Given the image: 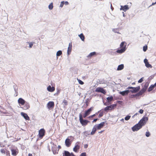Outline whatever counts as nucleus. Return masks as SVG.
Wrapping results in <instances>:
<instances>
[{
	"label": "nucleus",
	"instance_id": "obj_13",
	"mask_svg": "<svg viewBox=\"0 0 156 156\" xmlns=\"http://www.w3.org/2000/svg\"><path fill=\"white\" fill-rule=\"evenodd\" d=\"M63 156H75V155L73 152L70 153L68 151H64L63 153Z\"/></svg>",
	"mask_w": 156,
	"mask_h": 156
},
{
	"label": "nucleus",
	"instance_id": "obj_39",
	"mask_svg": "<svg viewBox=\"0 0 156 156\" xmlns=\"http://www.w3.org/2000/svg\"><path fill=\"white\" fill-rule=\"evenodd\" d=\"M27 43H28L29 44V47L30 48H31L32 47L33 44L34 43V42H27Z\"/></svg>",
	"mask_w": 156,
	"mask_h": 156
},
{
	"label": "nucleus",
	"instance_id": "obj_9",
	"mask_svg": "<svg viewBox=\"0 0 156 156\" xmlns=\"http://www.w3.org/2000/svg\"><path fill=\"white\" fill-rule=\"evenodd\" d=\"M51 144H52L51 146V150L54 154H55L56 153H58V152H57V146L56 145H55L53 143L51 142Z\"/></svg>",
	"mask_w": 156,
	"mask_h": 156
},
{
	"label": "nucleus",
	"instance_id": "obj_36",
	"mask_svg": "<svg viewBox=\"0 0 156 156\" xmlns=\"http://www.w3.org/2000/svg\"><path fill=\"white\" fill-rule=\"evenodd\" d=\"M115 33H117L118 34H120L119 32V28H116V29H113L112 30Z\"/></svg>",
	"mask_w": 156,
	"mask_h": 156
},
{
	"label": "nucleus",
	"instance_id": "obj_60",
	"mask_svg": "<svg viewBox=\"0 0 156 156\" xmlns=\"http://www.w3.org/2000/svg\"><path fill=\"white\" fill-rule=\"evenodd\" d=\"M88 145L87 144H86L84 145V147L85 149H86L88 147Z\"/></svg>",
	"mask_w": 156,
	"mask_h": 156
},
{
	"label": "nucleus",
	"instance_id": "obj_46",
	"mask_svg": "<svg viewBox=\"0 0 156 156\" xmlns=\"http://www.w3.org/2000/svg\"><path fill=\"white\" fill-rule=\"evenodd\" d=\"M103 112H102L100 113V114H99V115L98 116V117L99 118H100V117H102L103 116Z\"/></svg>",
	"mask_w": 156,
	"mask_h": 156
},
{
	"label": "nucleus",
	"instance_id": "obj_61",
	"mask_svg": "<svg viewBox=\"0 0 156 156\" xmlns=\"http://www.w3.org/2000/svg\"><path fill=\"white\" fill-rule=\"evenodd\" d=\"M139 114L138 113H136L134 115H133L132 116L133 118H134V117L136 115H139Z\"/></svg>",
	"mask_w": 156,
	"mask_h": 156
},
{
	"label": "nucleus",
	"instance_id": "obj_32",
	"mask_svg": "<svg viewBox=\"0 0 156 156\" xmlns=\"http://www.w3.org/2000/svg\"><path fill=\"white\" fill-rule=\"evenodd\" d=\"M126 43L125 41H122L121 42L120 44V47L121 48L125 47L126 48Z\"/></svg>",
	"mask_w": 156,
	"mask_h": 156
},
{
	"label": "nucleus",
	"instance_id": "obj_24",
	"mask_svg": "<svg viewBox=\"0 0 156 156\" xmlns=\"http://www.w3.org/2000/svg\"><path fill=\"white\" fill-rule=\"evenodd\" d=\"M47 90L49 92H52L55 90V88L54 87H51V85H49L47 87Z\"/></svg>",
	"mask_w": 156,
	"mask_h": 156
},
{
	"label": "nucleus",
	"instance_id": "obj_49",
	"mask_svg": "<svg viewBox=\"0 0 156 156\" xmlns=\"http://www.w3.org/2000/svg\"><path fill=\"white\" fill-rule=\"evenodd\" d=\"M89 101V99L87 98L85 101V103L86 105L87 106L88 105L89 103L88 101Z\"/></svg>",
	"mask_w": 156,
	"mask_h": 156
},
{
	"label": "nucleus",
	"instance_id": "obj_56",
	"mask_svg": "<svg viewBox=\"0 0 156 156\" xmlns=\"http://www.w3.org/2000/svg\"><path fill=\"white\" fill-rule=\"evenodd\" d=\"M84 134L86 135V136H87V135H89V133H88L87 131H85L83 132Z\"/></svg>",
	"mask_w": 156,
	"mask_h": 156
},
{
	"label": "nucleus",
	"instance_id": "obj_21",
	"mask_svg": "<svg viewBox=\"0 0 156 156\" xmlns=\"http://www.w3.org/2000/svg\"><path fill=\"white\" fill-rule=\"evenodd\" d=\"M54 106V103L53 101H49L47 104V107L48 109L53 108Z\"/></svg>",
	"mask_w": 156,
	"mask_h": 156
},
{
	"label": "nucleus",
	"instance_id": "obj_48",
	"mask_svg": "<svg viewBox=\"0 0 156 156\" xmlns=\"http://www.w3.org/2000/svg\"><path fill=\"white\" fill-rule=\"evenodd\" d=\"M80 156H87V154L85 152H83L80 154Z\"/></svg>",
	"mask_w": 156,
	"mask_h": 156
},
{
	"label": "nucleus",
	"instance_id": "obj_19",
	"mask_svg": "<svg viewBox=\"0 0 156 156\" xmlns=\"http://www.w3.org/2000/svg\"><path fill=\"white\" fill-rule=\"evenodd\" d=\"M18 102L19 105H23L26 102V101L23 98H20L18 100Z\"/></svg>",
	"mask_w": 156,
	"mask_h": 156
},
{
	"label": "nucleus",
	"instance_id": "obj_28",
	"mask_svg": "<svg viewBox=\"0 0 156 156\" xmlns=\"http://www.w3.org/2000/svg\"><path fill=\"white\" fill-rule=\"evenodd\" d=\"M113 97L112 96L108 97L107 98V101L108 103H110L111 101L113 100Z\"/></svg>",
	"mask_w": 156,
	"mask_h": 156
},
{
	"label": "nucleus",
	"instance_id": "obj_50",
	"mask_svg": "<svg viewBox=\"0 0 156 156\" xmlns=\"http://www.w3.org/2000/svg\"><path fill=\"white\" fill-rule=\"evenodd\" d=\"M63 2H64V1H62L61 2V4H60V7H61V8L63 7V5L64 4Z\"/></svg>",
	"mask_w": 156,
	"mask_h": 156
},
{
	"label": "nucleus",
	"instance_id": "obj_26",
	"mask_svg": "<svg viewBox=\"0 0 156 156\" xmlns=\"http://www.w3.org/2000/svg\"><path fill=\"white\" fill-rule=\"evenodd\" d=\"M93 107H90L85 112L87 114V115H88L90 114L91 112L93 110Z\"/></svg>",
	"mask_w": 156,
	"mask_h": 156
},
{
	"label": "nucleus",
	"instance_id": "obj_59",
	"mask_svg": "<svg viewBox=\"0 0 156 156\" xmlns=\"http://www.w3.org/2000/svg\"><path fill=\"white\" fill-rule=\"evenodd\" d=\"M6 155H9V156H10V153L9 151H6Z\"/></svg>",
	"mask_w": 156,
	"mask_h": 156
},
{
	"label": "nucleus",
	"instance_id": "obj_53",
	"mask_svg": "<svg viewBox=\"0 0 156 156\" xmlns=\"http://www.w3.org/2000/svg\"><path fill=\"white\" fill-rule=\"evenodd\" d=\"M88 116V115H87V114H86V113L84 112L83 116V118H85L87 116Z\"/></svg>",
	"mask_w": 156,
	"mask_h": 156
},
{
	"label": "nucleus",
	"instance_id": "obj_41",
	"mask_svg": "<svg viewBox=\"0 0 156 156\" xmlns=\"http://www.w3.org/2000/svg\"><path fill=\"white\" fill-rule=\"evenodd\" d=\"M147 49V45H145L143 47V51L145 52Z\"/></svg>",
	"mask_w": 156,
	"mask_h": 156
},
{
	"label": "nucleus",
	"instance_id": "obj_6",
	"mask_svg": "<svg viewBox=\"0 0 156 156\" xmlns=\"http://www.w3.org/2000/svg\"><path fill=\"white\" fill-rule=\"evenodd\" d=\"M80 144V142L78 141L75 144V147L73 148V150L75 152H77L80 149V146L79 145Z\"/></svg>",
	"mask_w": 156,
	"mask_h": 156
},
{
	"label": "nucleus",
	"instance_id": "obj_34",
	"mask_svg": "<svg viewBox=\"0 0 156 156\" xmlns=\"http://www.w3.org/2000/svg\"><path fill=\"white\" fill-rule=\"evenodd\" d=\"M62 54V51L61 50H59L56 53V56L57 57H58L61 55Z\"/></svg>",
	"mask_w": 156,
	"mask_h": 156
},
{
	"label": "nucleus",
	"instance_id": "obj_2",
	"mask_svg": "<svg viewBox=\"0 0 156 156\" xmlns=\"http://www.w3.org/2000/svg\"><path fill=\"white\" fill-rule=\"evenodd\" d=\"M148 120V119L147 117L144 116L138 123L141 125H142V126L143 127L146 124Z\"/></svg>",
	"mask_w": 156,
	"mask_h": 156
},
{
	"label": "nucleus",
	"instance_id": "obj_20",
	"mask_svg": "<svg viewBox=\"0 0 156 156\" xmlns=\"http://www.w3.org/2000/svg\"><path fill=\"white\" fill-rule=\"evenodd\" d=\"M20 107L22 108L24 110H27L30 108V106L29 103L26 101V102L25 103V104H24V106L23 107Z\"/></svg>",
	"mask_w": 156,
	"mask_h": 156
},
{
	"label": "nucleus",
	"instance_id": "obj_57",
	"mask_svg": "<svg viewBox=\"0 0 156 156\" xmlns=\"http://www.w3.org/2000/svg\"><path fill=\"white\" fill-rule=\"evenodd\" d=\"M99 120V119H98V118H96V119H94L93 120V121L92 122V123H94V122H96L98 120Z\"/></svg>",
	"mask_w": 156,
	"mask_h": 156
},
{
	"label": "nucleus",
	"instance_id": "obj_42",
	"mask_svg": "<svg viewBox=\"0 0 156 156\" xmlns=\"http://www.w3.org/2000/svg\"><path fill=\"white\" fill-rule=\"evenodd\" d=\"M62 103L64 104L65 105H67L68 104V102L65 99H64L62 101Z\"/></svg>",
	"mask_w": 156,
	"mask_h": 156
},
{
	"label": "nucleus",
	"instance_id": "obj_45",
	"mask_svg": "<svg viewBox=\"0 0 156 156\" xmlns=\"http://www.w3.org/2000/svg\"><path fill=\"white\" fill-rule=\"evenodd\" d=\"M144 80V77H142L138 81V83H142Z\"/></svg>",
	"mask_w": 156,
	"mask_h": 156
},
{
	"label": "nucleus",
	"instance_id": "obj_25",
	"mask_svg": "<svg viewBox=\"0 0 156 156\" xmlns=\"http://www.w3.org/2000/svg\"><path fill=\"white\" fill-rule=\"evenodd\" d=\"M11 151L12 152V154L13 156L16 155L18 153V151L14 149H11Z\"/></svg>",
	"mask_w": 156,
	"mask_h": 156
},
{
	"label": "nucleus",
	"instance_id": "obj_62",
	"mask_svg": "<svg viewBox=\"0 0 156 156\" xmlns=\"http://www.w3.org/2000/svg\"><path fill=\"white\" fill-rule=\"evenodd\" d=\"M0 112H1V113H2L4 114H6L7 113V112H3V111H2L0 109Z\"/></svg>",
	"mask_w": 156,
	"mask_h": 156
},
{
	"label": "nucleus",
	"instance_id": "obj_31",
	"mask_svg": "<svg viewBox=\"0 0 156 156\" xmlns=\"http://www.w3.org/2000/svg\"><path fill=\"white\" fill-rule=\"evenodd\" d=\"M124 67V65L123 64H121V65H119L118 66V68H117V70H121Z\"/></svg>",
	"mask_w": 156,
	"mask_h": 156
},
{
	"label": "nucleus",
	"instance_id": "obj_17",
	"mask_svg": "<svg viewBox=\"0 0 156 156\" xmlns=\"http://www.w3.org/2000/svg\"><path fill=\"white\" fill-rule=\"evenodd\" d=\"M144 62L145 64V66L147 68H152V65L150 64L149 62H148V60L147 59L145 58L144 60Z\"/></svg>",
	"mask_w": 156,
	"mask_h": 156
},
{
	"label": "nucleus",
	"instance_id": "obj_38",
	"mask_svg": "<svg viewBox=\"0 0 156 156\" xmlns=\"http://www.w3.org/2000/svg\"><path fill=\"white\" fill-rule=\"evenodd\" d=\"M131 117V116L129 115H127L126 116L125 118V119L126 121H128L129 119Z\"/></svg>",
	"mask_w": 156,
	"mask_h": 156
},
{
	"label": "nucleus",
	"instance_id": "obj_35",
	"mask_svg": "<svg viewBox=\"0 0 156 156\" xmlns=\"http://www.w3.org/2000/svg\"><path fill=\"white\" fill-rule=\"evenodd\" d=\"M96 55V52L95 51H94L92 52H91L88 55V57H90L93 56H94Z\"/></svg>",
	"mask_w": 156,
	"mask_h": 156
},
{
	"label": "nucleus",
	"instance_id": "obj_8",
	"mask_svg": "<svg viewBox=\"0 0 156 156\" xmlns=\"http://www.w3.org/2000/svg\"><path fill=\"white\" fill-rule=\"evenodd\" d=\"M140 86H138L136 87H133L132 90H129V92H131L132 93H137L138 91H140Z\"/></svg>",
	"mask_w": 156,
	"mask_h": 156
},
{
	"label": "nucleus",
	"instance_id": "obj_37",
	"mask_svg": "<svg viewBox=\"0 0 156 156\" xmlns=\"http://www.w3.org/2000/svg\"><path fill=\"white\" fill-rule=\"evenodd\" d=\"M53 4L52 3H51L48 5V8L50 10H51L53 8Z\"/></svg>",
	"mask_w": 156,
	"mask_h": 156
},
{
	"label": "nucleus",
	"instance_id": "obj_22",
	"mask_svg": "<svg viewBox=\"0 0 156 156\" xmlns=\"http://www.w3.org/2000/svg\"><path fill=\"white\" fill-rule=\"evenodd\" d=\"M21 115L26 120H30L29 117L26 113L23 112H21Z\"/></svg>",
	"mask_w": 156,
	"mask_h": 156
},
{
	"label": "nucleus",
	"instance_id": "obj_54",
	"mask_svg": "<svg viewBox=\"0 0 156 156\" xmlns=\"http://www.w3.org/2000/svg\"><path fill=\"white\" fill-rule=\"evenodd\" d=\"M103 102L104 103V105L105 106H107L109 104H110V103H108L107 102V103H105L104 101H103Z\"/></svg>",
	"mask_w": 156,
	"mask_h": 156
},
{
	"label": "nucleus",
	"instance_id": "obj_12",
	"mask_svg": "<svg viewBox=\"0 0 156 156\" xmlns=\"http://www.w3.org/2000/svg\"><path fill=\"white\" fill-rule=\"evenodd\" d=\"M142 95V94L141 93L140 91H139V92L135 94H132L131 95V96H130V98H137L139 99L140 98H139V97Z\"/></svg>",
	"mask_w": 156,
	"mask_h": 156
},
{
	"label": "nucleus",
	"instance_id": "obj_64",
	"mask_svg": "<svg viewBox=\"0 0 156 156\" xmlns=\"http://www.w3.org/2000/svg\"><path fill=\"white\" fill-rule=\"evenodd\" d=\"M1 109L3 110V111H6L5 109H4L3 107L0 106Z\"/></svg>",
	"mask_w": 156,
	"mask_h": 156
},
{
	"label": "nucleus",
	"instance_id": "obj_40",
	"mask_svg": "<svg viewBox=\"0 0 156 156\" xmlns=\"http://www.w3.org/2000/svg\"><path fill=\"white\" fill-rule=\"evenodd\" d=\"M57 91L56 93L55 94H54V95H58L60 93L61 89H60L57 88Z\"/></svg>",
	"mask_w": 156,
	"mask_h": 156
},
{
	"label": "nucleus",
	"instance_id": "obj_43",
	"mask_svg": "<svg viewBox=\"0 0 156 156\" xmlns=\"http://www.w3.org/2000/svg\"><path fill=\"white\" fill-rule=\"evenodd\" d=\"M150 133L149 131H147L146 133L145 136L147 137H149L150 136Z\"/></svg>",
	"mask_w": 156,
	"mask_h": 156
},
{
	"label": "nucleus",
	"instance_id": "obj_23",
	"mask_svg": "<svg viewBox=\"0 0 156 156\" xmlns=\"http://www.w3.org/2000/svg\"><path fill=\"white\" fill-rule=\"evenodd\" d=\"M72 44L71 43H69V47L68 48L67 53L68 55H69L71 52L72 50Z\"/></svg>",
	"mask_w": 156,
	"mask_h": 156
},
{
	"label": "nucleus",
	"instance_id": "obj_44",
	"mask_svg": "<svg viewBox=\"0 0 156 156\" xmlns=\"http://www.w3.org/2000/svg\"><path fill=\"white\" fill-rule=\"evenodd\" d=\"M77 80L78 81L79 83V84H80L81 85H82V84H83V83H84L83 82V81H82L80 79H77Z\"/></svg>",
	"mask_w": 156,
	"mask_h": 156
},
{
	"label": "nucleus",
	"instance_id": "obj_1",
	"mask_svg": "<svg viewBox=\"0 0 156 156\" xmlns=\"http://www.w3.org/2000/svg\"><path fill=\"white\" fill-rule=\"evenodd\" d=\"M79 121L80 123L83 126H85L87 125L90 121L86 119H83V115L81 113L79 114Z\"/></svg>",
	"mask_w": 156,
	"mask_h": 156
},
{
	"label": "nucleus",
	"instance_id": "obj_63",
	"mask_svg": "<svg viewBox=\"0 0 156 156\" xmlns=\"http://www.w3.org/2000/svg\"><path fill=\"white\" fill-rule=\"evenodd\" d=\"M103 110V109H101V110H100V111H98L97 112H96V113H95V114H96V115H97V114H98V113L99 112H101V110Z\"/></svg>",
	"mask_w": 156,
	"mask_h": 156
},
{
	"label": "nucleus",
	"instance_id": "obj_29",
	"mask_svg": "<svg viewBox=\"0 0 156 156\" xmlns=\"http://www.w3.org/2000/svg\"><path fill=\"white\" fill-rule=\"evenodd\" d=\"M13 88H14V91L16 92V94H14V96L15 97H16L18 95V92L17 91V89H18V88H17V86H16L15 85H13Z\"/></svg>",
	"mask_w": 156,
	"mask_h": 156
},
{
	"label": "nucleus",
	"instance_id": "obj_3",
	"mask_svg": "<svg viewBox=\"0 0 156 156\" xmlns=\"http://www.w3.org/2000/svg\"><path fill=\"white\" fill-rule=\"evenodd\" d=\"M142 127V125H141L138 123L132 127L131 128V129L133 132L137 131Z\"/></svg>",
	"mask_w": 156,
	"mask_h": 156
},
{
	"label": "nucleus",
	"instance_id": "obj_5",
	"mask_svg": "<svg viewBox=\"0 0 156 156\" xmlns=\"http://www.w3.org/2000/svg\"><path fill=\"white\" fill-rule=\"evenodd\" d=\"M149 83L150 81L145 82L143 88L140 91L142 95L144 94L147 90Z\"/></svg>",
	"mask_w": 156,
	"mask_h": 156
},
{
	"label": "nucleus",
	"instance_id": "obj_52",
	"mask_svg": "<svg viewBox=\"0 0 156 156\" xmlns=\"http://www.w3.org/2000/svg\"><path fill=\"white\" fill-rule=\"evenodd\" d=\"M96 115V114H93L89 116L88 117L89 119H90L94 117Z\"/></svg>",
	"mask_w": 156,
	"mask_h": 156
},
{
	"label": "nucleus",
	"instance_id": "obj_58",
	"mask_svg": "<svg viewBox=\"0 0 156 156\" xmlns=\"http://www.w3.org/2000/svg\"><path fill=\"white\" fill-rule=\"evenodd\" d=\"M63 2L64 4L65 5H68L69 4V3L67 1H64Z\"/></svg>",
	"mask_w": 156,
	"mask_h": 156
},
{
	"label": "nucleus",
	"instance_id": "obj_15",
	"mask_svg": "<svg viewBox=\"0 0 156 156\" xmlns=\"http://www.w3.org/2000/svg\"><path fill=\"white\" fill-rule=\"evenodd\" d=\"M129 92V90H126L123 91H120L119 92V93L122 96H125L128 95Z\"/></svg>",
	"mask_w": 156,
	"mask_h": 156
},
{
	"label": "nucleus",
	"instance_id": "obj_27",
	"mask_svg": "<svg viewBox=\"0 0 156 156\" xmlns=\"http://www.w3.org/2000/svg\"><path fill=\"white\" fill-rule=\"evenodd\" d=\"M97 129H97V128L96 127V126H94L92 129V131L90 133V134L91 135H93L95 133Z\"/></svg>",
	"mask_w": 156,
	"mask_h": 156
},
{
	"label": "nucleus",
	"instance_id": "obj_11",
	"mask_svg": "<svg viewBox=\"0 0 156 156\" xmlns=\"http://www.w3.org/2000/svg\"><path fill=\"white\" fill-rule=\"evenodd\" d=\"M106 121H105L101 122L100 124L95 125V126L98 129H100L105 126V124L106 123Z\"/></svg>",
	"mask_w": 156,
	"mask_h": 156
},
{
	"label": "nucleus",
	"instance_id": "obj_16",
	"mask_svg": "<svg viewBox=\"0 0 156 156\" xmlns=\"http://www.w3.org/2000/svg\"><path fill=\"white\" fill-rule=\"evenodd\" d=\"M126 48H125V47L121 48V49H118L115 52V53L116 52L119 54L122 53L125 51Z\"/></svg>",
	"mask_w": 156,
	"mask_h": 156
},
{
	"label": "nucleus",
	"instance_id": "obj_47",
	"mask_svg": "<svg viewBox=\"0 0 156 156\" xmlns=\"http://www.w3.org/2000/svg\"><path fill=\"white\" fill-rule=\"evenodd\" d=\"M0 152L2 154H5V151L3 149H1Z\"/></svg>",
	"mask_w": 156,
	"mask_h": 156
},
{
	"label": "nucleus",
	"instance_id": "obj_4",
	"mask_svg": "<svg viewBox=\"0 0 156 156\" xmlns=\"http://www.w3.org/2000/svg\"><path fill=\"white\" fill-rule=\"evenodd\" d=\"M117 105L116 104H113L107 106L105 107L104 109V110L106 112H107L108 111L114 109L115 108Z\"/></svg>",
	"mask_w": 156,
	"mask_h": 156
},
{
	"label": "nucleus",
	"instance_id": "obj_55",
	"mask_svg": "<svg viewBox=\"0 0 156 156\" xmlns=\"http://www.w3.org/2000/svg\"><path fill=\"white\" fill-rule=\"evenodd\" d=\"M143 112L144 110L142 109H140L139 111V112L141 114H143Z\"/></svg>",
	"mask_w": 156,
	"mask_h": 156
},
{
	"label": "nucleus",
	"instance_id": "obj_7",
	"mask_svg": "<svg viewBox=\"0 0 156 156\" xmlns=\"http://www.w3.org/2000/svg\"><path fill=\"white\" fill-rule=\"evenodd\" d=\"M45 130L44 129H41L39 131L38 136L40 138H42L44 136Z\"/></svg>",
	"mask_w": 156,
	"mask_h": 156
},
{
	"label": "nucleus",
	"instance_id": "obj_14",
	"mask_svg": "<svg viewBox=\"0 0 156 156\" xmlns=\"http://www.w3.org/2000/svg\"><path fill=\"white\" fill-rule=\"evenodd\" d=\"M72 142V140L71 141L70 139L68 138H66L65 141L66 146L68 147H70Z\"/></svg>",
	"mask_w": 156,
	"mask_h": 156
},
{
	"label": "nucleus",
	"instance_id": "obj_33",
	"mask_svg": "<svg viewBox=\"0 0 156 156\" xmlns=\"http://www.w3.org/2000/svg\"><path fill=\"white\" fill-rule=\"evenodd\" d=\"M79 36L82 41H84L85 37L83 33L79 35Z\"/></svg>",
	"mask_w": 156,
	"mask_h": 156
},
{
	"label": "nucleus",
	"instance_id": "obj_30",
	"mask_svg": "<svg viewBox=\"0 0 156 156\" xmlns=\"http://www.w3.org/2000/svg\"><path fill=\"white\" fill-rule=\"evenodd\" d=\"M155 87L154 84H152L147 89V91L150 92Z\"/></svg>",
	"mask_w": 156,
	"mask_h": 156
},
{
	"label": "nucleus",
	"instance_id": "obj_18",
	"mask_svg": "<svg viewBox=\"0 0 156 156\" xmlns=\"http://www.w3.org/2000/svg\"><path fill=\"white\" fill-rule=\"evenodd\" d=\"M129 9V6L127 5H125L124 6H121V8H120V10H121L124 11L125 12H126L127 10H128Z\"/></svg>",
	"mask_w": 156,
	"mask_h": 156
},
{
	"label": "nucleus",
	"instance_id": "obj_51",
	"mask_svg": "<svg viewBox=\"0 0 156 156\" xmlns=\"http://www.w3.org/2000/svg\"><path fill=\"white\" fill-rule=\"evenodd\" d=\"M117 103L119 104L122 105L123 103V102L121 101H117Z\"/></svg>",
	"mask_w": 156,
	"mask_h": 156
},
{
	"label": "nucleus",
	"instance_id": "obj_10",
	"mask_svg": "<svg viewBox=\"0 0 156 156\" xmlns=\"http://www.w3.org/2000/svg\"><path fill=\"white\" fill-rule=\"evenodd\" d=\"M95 91L98 92H101L104 94H105L106 92L105 90L103 88L101 87H98L95 90Z\"/></svg>",
	"mask_w": 156,
	"mask_h": 156
}]
</instances>
